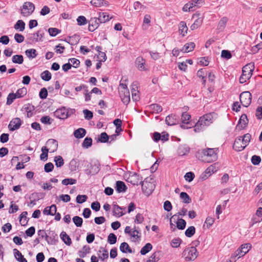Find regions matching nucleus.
Segmentation results:
<instances>
[{"instance_id": "nucleus-6", "label": "nucleus", "mask_w": 262, "mask_h": 262, "mask_svg": "<svg viewBox=\"0 0 262 262\" xmlns=\"http://www.w3.org/2000/svg\"><path fill=\"white\" fill-rule=\"evenodd\" d=\"M239 100L242 105L247 107L251 103L252 95L249 92H243L239 95Z\"/></svg>"}, {"instance_id": "nucleus-26", "label": "nucleus", "mask_w": 262, "mask_h": 262, "mask_svg": "<svg viewBox=\"0 0 262 262\" xmlns=\"http://www.w3.org/2000/svg\"><path fill=\"white\" fill-rule=\"evenodd\" d=\"M60 237L63 242L68 246H70L72 244V241L70 236L67 235L66 232L62 231L60 233Z\"/></svg>"}, {"instance_id": "nucleus-42", "label": "nucleus", "mask_w": 262, "mask_h": 262, "mask_svg": "<svg viewBox=\"0 0 262 262\" xmlns=\"http://www.w3.org/2000/svg\"><path fill=\"white\" fill-rule=\"evenodd\" d=\"M12 61L14 63L21 64L24 61V57L21 55H15L13 56Z\"/></svg>"}, {"instance_id": "nucleus-24", "label": "nucleus", "mask_w": 262, "mask_h": 262, "mask_svg": "<svg viewBox=\"0 0 262 262\" xmlns=\"http://www.w3.org/2000/svg\"><path fill=\"white\" fill-rule=\"evenodd\" d=\"M97 18L99 20V22H100V23H104L106 21L110 20L112 18V17H110V16L107 14V13L102 12L99 13V17Z\"/></svg>"}, {"instance_id": "nucleus-59", "label": "nucleus", "mask_w": 262, "mask_h": 262, "mask_svg": "<svg viewBox=\"0 0 262 262\" xmlns=\"http://www.w3.org/2000/svg\"><path fill=\"white\" fill-rule=\"evenodd\" d=\"M88 199V196L86 195H78L76 197V202L77 203L82 204L85 202Z\"/></svg>"}, {"instance_id": "nucleus-50", "label": "nucleus", "mask_w": 262, "mask_h": 262, "mask_svg": "<svg viewBox=\"0 0 262 262\" xmlns=\"http://www.w3.org/2000/svg\"><path fill=\"white\" fill-rule=\"evenodd\" d=\"M149 107L156 113H159L162 111V107L158 104H152L150 105Z\"/></svg>"}, {"instance_id": "nucleus-1", "label": "nucleus", "mask_w": 262, "mask_h": 262, "mask_svg": "<svg viewBox=\"0 0 262 262\" xmlns=\"http://www.w3.org/2000/svg\"><path fill=\"white\" fill-rule=\"evenodd\" d=\"M218 148H207L204 149L196 154L197 158L205 162L211 163L215 161L217 159Z\"/></svg>"}, {"instance_id": "nucleus-13", "label": "nucleus", "mask_w": 262, "mask_h": 262, "mask_svg": "<svg viewBox=\"0 0 262 262\" xmlns=\"http://www.w3.org/2000/svg\"><path fill=\"white\" fill-rule=\"evenodd\" d=\"M47 145L48 146L49 150H50V152H54L56 151L58 148L57 141L53 139H50L47 142Z\"/></svg>"}, {"instance_id": "nucleus-28", "label": "nucleus", "mask_w": 262, "mask_h": 262, "mask_svg": "<svg viewBox=\"0 0 262 262\" xmlns=\"http://www.w3.org/2000/svg\"><path fill=\"white\" fill-rule=\"evenodd\" d=\"M91 4L96 7H101L104 5H108V2L104 0H92Z\"/></svg>"}, {"instance_id": "nucleus-8", "label": "nucleus", "mask_w": 262, "mask_h": 262, "mask_svg": "<svg viewBox=\"0 0 262 262\" xmlns=\"http://www.w3.org/2000/svg\"><path fill=\"white\" fill-rule=\"evenodd\" d=\"M54 115L59 119H64L69 117V112L65 107H62L56 110L54 112Z\"/></svg>"}, {"instance_id": "nucleus-30", "label": "nucleus", "mask_w": 262, "mask_h": 262, "mask_svg": "<svg viewBox=\"0 0 262 262\" xmlns=\"http://www.w3.org/2000/svg\"><path fill=\"white\" fill-rule=\"evenodd\" d=\"M248 119L246 114H243L238 121V124H241V129H243L247 125Z\"/></svg>"}, {"instance_id": "nucleus-57", "label": "nucleus", "mask_w": 262, "mask_h": 262, "mask_svg": "<svg viewBox=\"0 0 262 262\" xmlns=\"http://www.w3.org/2000/svg\"><path fill=\"white\" fill-rule=\"evenodd\" d=\"M76 183V180L72 178H67L63 179L62 181V184L64 185H68L69 184L73 185Z\"/></svg>"}, {"instance_id": "nucleus-61", "label": "nucleus", "mask_w": 262, "mask_h": 262, "mask_svg": "<svg viewBox=\"0 0 262 262\" xmlns=\"http://www.w3.org/2000/svg\"><path fill=\"white\" fill-rule=\"evenodd\" d=\"M194 174L192 172H188L184 176V178L186 181L190 182L194 178Z\"/></svg>"}, {"instance_id": "nucleus-62", "label": "nucleus", "mask_w": 262, "mask_h": 262, "mask_svg": "<svg viewBox=\"0 0 262 262\" xmlns=\"http://www.w3.org/2000/svg\"><path fill=\"white\" fill-rule=\"evenodd\" d=\"M83 113L84 115V118L86 120H89L93 117V113L88 110H84L83 111Z\"/></svg>"}, {"instance_id": "nucleus-45", "label": "nucleus", "mask_w": 262, "mask_h": 262, "mask_svg": "<svg viewBox=\"0 0 262 262\" xmlns=\"http://www.w3.org/2000/svg\"><path fill=\"white\" fill-rule=\"evenodd\" d=\"M109 137L105 132L102 133L98 137V141L101 143L108 142Z\"/></svg>"}, {"instance_id": "nucleus-54", "label": "nucleus", "mask_w": 262, "mask_h": 262, "mask_svg": "<svg viewBox=\"0 0 262 262\" xmlns=\"http://www.w3.org/2000/svg\"><path fill=\"white\" fill-rule=\"evenodd\" d=\"M107 242L111 245L115 244L117 242V236L113 233H110L107 237Z\"/></svg>"}, {"instance_id": "nucleus-10", "label": "nucleus", "mask_w": 262, "mask_h": 262, "mask_svg": "<svg viewBox=\"0 0 262 262\" xmlns=\"http://www.w3.org/2000/svg\"><path fill=\"white\" fill-rule=\"evenodd\" d=\"M254 68V63L253 62L249 63L243 68V73L247 75V76L251 77L253 74Z\"/></svg>"}, {"instance_id": "nucleus-32", "label": "nucleus", "mask_w": 262, "mask_h": 262, "mask_svg": "<svg viewBox=\"0 0 262 262\" xmlns=\"http://www.w3.org/2000/svg\"><path fill=\"white\" fill-rule=\"evenodd\" d=\"M139 233L140 230H136V227L135 226L131 234H129L131 236L134 237L133 242H136V241H139L140 240L141 236L138 235Z\"/></svg>"}, {"instance_id": "nucleus-15", "label": "nucleus", "mask_w": 262, "mask_h": 262, "mask_svg": "<svg viewBox=\"0 0 262 262\" xmlns=\"http://www.w3.org/2000/svg\"><path fill=\"white\" fill-rule=\"evenodd\" d=\"M120 97L122 102L127 105L130 102V95L129 90H125V91H119Z\"/></svg>"}, {"instance_id": "nucleus-31", "label": "nucleus", "mask_w": 262, "mask_h": 262, "mask_svg": "<svg viewBox=\"0 0 262 262\" xmlns=\"http://www.w3.org/2000/svg\"><path fill=\"white\" fill-rule=\"evenodd\" d=\"M174 222L176 223L177 228L178 229L183 230L185 228L186 222L184 219L178 217L177 221H174Z\"/></svg>"}, {"instance_id": "nucleus-55", "label": "nucleus", "mask_w": 262, "mask_h": 262, "mask_svg": "<svg viewBox=\"0 0 262 262\" xmlns=\"http://www.w3.org/2000/svg\"><path fill=\"white\" fill-rule=\"evenodd\" d=\"M190 115L186 112L183 113L182 114V122L184 124H188V120L190 119Z\"/></svg>"}, {"instance_id": "nucleus-9", "label": "nucleus", "mask_w": 262, "mask_h": 262, "mask_svg": "<svg viewBox=\"0 0 262 262\" xmlns=\"http://www.w3.org/2000/svg\"><path fill=\"white\" fill-rule=\"evenodd\" d=\"M21 122L19 118L13 119L10 122L8 128L11 131H14L18 129L21 126Z\"/></svg>"}, {"instance_id": "nucleus-4", "label": "nucleus", "mask_w": 262, "mask_h": 262, "mask_svg": "<svg viewBox=\"0 0 262 262\" xmlns=\"http://www.w3.org/2000/svg\"><path fill=\"white\" fill-rule=\"evenodd\" d=\"M198 252L196 249L193 247L186 248L182 253V256L186 261L194 260L198 256Z\"/></svg>"}, {"instance_id": "nucleus-5", "label": "nucleus", "mask_w": 262, "mask_h": 262, "mask_svg": "<svg viewBox=\"0 0 262 262\" xmlns=\"http://www.w3.org/2000/svg\"><path fill=\"white\" fill-rule=\"evenodd\" d=\"M34 5L29 2L24 3L21 8V14L24 17H28L34 11Z\"/></svg>"}, {"instance_id": "nucleus-14", "label": "nucleus", "mask_w": 262, "mask_h": 262, "mask_svg": "<svg viewBox=\"0 0 262 262\" xmlns=\"http://www.w3.org/2000/svg\"><path fill=\"white\" fill-rule=\"evenodd\" d=\"M165 122L168 125H174L179 123L178 117L176 115H168L166 117Z\"/></svg>"}, {"instance_id": "nucleus-53", "label": "nucleus", "mask_w": 262, "mask_h": 262, "mask_svg": "<svg viewBox=\"0 0 262 262\" xmlns=\"http://www.w3.org/2000/svg\"><path fill=\"white\" fill-rule=\"evenodd\" d=\"M25 111L27 113V117H31L33 115L32 111L34 110V106L29 104L24 107Z\"/></svg>"}, {"instance_id": "nucleus-21", "label": "nucleus", "mask_w": 262, "mask_h": 262, "mask_svg": "<svg viewBox=\"0 0 262 262\" xmlns=\"http://www.w3.org/2000/svg\"><path fill=\"white\" fill-rule=\"evenodd\" d=\"M195 48V43L192 42L186 43L181 49V51L184 53H188L192 51Z\"/></svg>"}, {"instance_id": "nucleus-27", "label": "nucleus", "mask_w": 262, "mask_h": 262, "mask_svg": "<svg viewBox=\"0 0 262 262\" xmlns=\"http://www.w3.org/2000/svg\"><path fill=\"white\" fill-rule=\"evenodd\" d=\"M120 250L123 253H132L133 252L129 247L128 244L126 242H123L121 244L120 246Z\"/></svg>"}, {"instance_id": "nucleus-29", "label": "nucleus", "mask_w": 262, "mask_h": 262, "mask_svg": "<svg viewBox=\"0 0 262 262\" xmlns=\"http://www.w3.org/2000/svg\"><path fill=\"white\" fill-rule=\"evenodd\" d=\"M28 212L27 211L23 212L19 216V222L21 226H25L27 224L29 219L27 218V215Z\"/></svg>"}, {"instance_id": "nucleus-47", "label": "nucleus", "mask_w": 262, "mask_h": 262, "mask_svg": "<svg viewBox=\"0 0 262 262\" xmlns=\"http://www.w3.org/2000/svg\"><path fill=\"white\" fill-rule=\"evenodd\" d=\"M73 222L77 227H80L82 225L83 220L78 216H75L73 218Z\"/></svg>"}, {"instance_id": "nucleus-63", "label": "nucleus", "mask_w": 262, "mask_h": 262, "mask_svg": "<svg viewBox=\"0 0 262 262\" xmlns=\"http://www.w3.org/2000/svg\"><path fill=\"white\" fill-rule=\"evenodd\" d=\"M261 161V158L259 156L254 155L251 158V162L254 165H258Z\"/></svg>"}, {"instance_id": "nucleus-37", "label": "nucleus", "mask_w": 262, "mask_h": 262, "mask_svg": "<svg viewBox=\"0 0 262 262\" xmlns=\"http://www.w3.org/2000/svg\"><path fill=\"white\" fill-rule=\"evenodd\" d=\"M152 248V246L150 243H147L143 247L140 251V253L141 255H145L148 252H149Z\"/></svg>"}, {"instance_id": "nucleus-3", "label": "nucleus", "mask_w": 262, "mask_h": 262, "mask_svg": "<svg viewBox=\"0 0 262 262\" xmlns=\"http://www.w3.org/2000/svg\"><path fill=\"white\" fill-rule=\"evenodd\" d=\"M213 116L211 114H207L200 117L195 125V130L203 129L212 123Z\"/></svg>"}, {"instance_id": "nucleus-18", "label": "nucleus", "mask_w": 262, "mask_h": 262, "mask_svg": "<svg viewBox=\"0 0 262 262\" xmlns=\"http://www.w3.org/2000/svg\"><path fill=\"white\" fill-rule=\"evenodd\" d=\"M136 64L138 69L140 71H145L146 68L145 67V60L142 57H138L136 59Z\"/></svg>"}, {"instance_id": "nucleus-60", "label": "nucleus", "mask_w": 262, "mask_h": 262, "mask_svg": "<svg viewBox=\"0 0 262 262\" xmlns=\"http://www.w3.org/2000/svg\"><path fill=\"white\" fill-rule=\"evenodd\" d=\"M204 2V0H192L189 3H188L189 4H191V8L192 9H194V8L195 7L198 8L200 6H198V4H200L201 3H203Z\"/></svg>"}, {"instance_id": "nucleus-23", "label": "nucleus", "mask_w": 262, "mask_h": 262, "mask_svg": "<svg viewBox=\"0 0 262 262\" xmlns=\"http://www.w3.org/2000/svg\"><path fill=\"white\" fill-rule=\"evenodd\" d=\"M228 20V18L227 17H222L219 22L217 30L220 31H223L226 26Z\"/></svg>"}, {"instance_id": "nucleus-64", "label": "nucleus", "mask_w": 262, "mask_h": 262, "mask_svg": "<svg viewBox=\"0 0 262 262\" xmlns=\"http://www.w3.org/2000/svg\"><path fill=\"white\" fill-rule=\"evenodd\" d=\"M182 242V240L180 238H174L172 240L171 243V245L172 247L174 248H177L179 247L181 243Z\"/></svg>"}, {"instance_id": "nucleus-25", "label": "nucleus", "mask_w": 262, "mask_h": 262, "mask_svg": "<svg viewBox=\"0 0 262 262\" xmlns=\"http://www.w3.org/2000/svg\"><path fill=\"white\" fill-rule=\"evenodd\" d=\"M86 134V130L83 128H79L75 130L74 132V135L75 138L80 139L83 138Z\"/></svg>"}, {"instance_id": "nucleus-51", "label": "nucleus", "mask_w": 262, "mask_h": 262, "mask_svg": "<svg viewBox=\"0 0 262 262\" xmlns=\"http://www.w3.org/2000/svg\"><path fill=\"white\" fill-rule=\"evenodd\" d=\"M48 32L51 36L54 37L61 32V30L56 28H50Z\"/></svg>"}, {"instance_id": "nucleus-44", "label": "nucleus", "mask_w": 262, "mask_h": 262, "mask_svg": "<svg viewBox=\"0 0 262 262\" xmlns=\"http://www.w3.org/2000/svg\"><path fill=\"white\" fill-rule=\"evenodd\" d=\"M195 233V228L194 226L189 227L185 231V234L188 237H192Z\"/></svg>"}, {"instance_id": "nucleus-52", "label": "nucleus", "mask_w": 262, "mask_h": 262, "mask_svg": "<svg viewBox=\"0 0 262 262\" xmlns=\"http://www.w3.org/2000/svg\"><path fill=\"white\" fill-rule=\"evenodd\" d=\"M134 8L135 10L141 11L146 8V7L142 5L139 2L137 1L134 3Z\"/></svg>"}, {"instance_id": "nucleus-39", "label": "nucleus", "mask_w": 262, "mask_h": 262, "mask_svg": "<svg viewBox=\"0 0 262 262\" xmlns=\"http://www.w3.org/2000/svg\"><path fill=\"white\" fill-rule=\"evenodd\" d=\"M27 90L25 87L19 89L15 93L16 98H20L23 97L27 94Z\"/></svg>"}, {"instance_id": "nucleus-35", "label": "nucleus", "mask_w": 262, "mask_h": 262, "mask_svg": "<svg viewBox=\"0 0 262 262\" xmlns=\"http://www.w3.org/2000/svg\"><path fill=\"white\" fill-rule=\"evenodd\" d=\"M113 207L114 215H118L119 216H122L124 214V213H123L122 211H120V210H122V207H120L119 205L117 204H114Z\"/></svg>"}, {"instance_id": "nucleus-38", "label": "nucleus", "mask_w": 262, "mask_h": 262, "mask_svg": "<svg viewBox=\"0 0 262 262\" xmlns=\"http://www.w3.org/2000/svg\"><path fill=\"white\" fill-rule=\"evenodd\" d=\"M54 161L57 167H61L64 164V160L61 156H55Z\"/></svg>"}, {"instance_id": "nucleus-2", "label": "nucleus", "mask_w": 262, "mask_h": 262, "mask_svg": "<svg viewBox=\"0 0 262 262\" xmlns=\"http://www.w3.org/2000/svg\"><path fill=\"white\" fill-rule=\"evenodd\" d=\"M251 138V135L248 133L236 138L233 145V149L237 151L243 150L248 145Z\"/></svg>"}, {"instance_id": "nucleus-11", "label": "nucleus", "mask_w": 262, "mask_h": 262, "mask_svg": "<svg viewBox=\"0 0 262 262\" xmlns=\"http://www.w3.org/2000/svg\"><path fill=\"white\" fill-rule=\"evenodd\" d=\"M251 248V245L250 244H243L236 250V253L237 254L239 253V256L242 257L248 253Z\"/></svg>"}, {"instance_id": "nucleus-16", "label": "nucleus", "mask_w": 262, "mask_h": 262, "mask_svg": "<svg viewBox=\"0 0 262 262\" xmlns=\"http://www.w3.org/2000/svg\"><path fill=\"white\" fill-rule=\"evenodd\" d=\"M252 224H255L257 223H259L262 221V208L259 207L255 214L253 216L252 219Z\"/></svg>"}, {"instance_id": "nucleus-48", "label": "nucleus", "mask_w": 262, "mask_h": 262, "mask_svg": "<svg viewBox=\"0 0 262 262\" xmlns=\"http://www.w3.org/2000/svg\"><path fill=\"white\" fill-rule=\"evenodd\" d=\"M92 144V139L91 138L86 137L84 139L82 146L85 148H88L91 146Z\"/></svg>"}, {"instance_id": "nucleus-36", "label": "nucleus", "mask_w": 262, "mask_h": 262, "mask_svg": "<svg viewBox=\"0 0 262 262\" xmlns=\"http://www.w3.org/2000/svg\"><path fill=\"white\" fill-rule=\"evenodd\" d=\"M180 198L184 203L189 204L191 202V199L186 192H181L180 194Z\"/></svg>"}, {"instance_id": "nucleus-49", "label": "nucleus", "mask_w": 262, "mask_h": 262, "mask_svg": "<svg viewBox=\"0 0 262 262\" xmlns=\"http://www.w3.org/2000/svg\"><path fill=\"white\" fill-rule=\"evenodd\" d=\"M202 19L201 18L196 19L193 24L190 26V29L192 30H195L201 26L202 24Z\"/></svg>"}, {"instance_id": "nucleus-12", "label": "nucleus", "mask_w": 262, "mask_h": 262, "mask_svg": "<svg viewBox=\"0 0 262 262\" xmlns=\"http://www.w3.org/2000/svg\"><path fill=\"white\" fill-rule=\"evenodd\" d=\"M99 24L100 23L97 18H91L89 21V30L91 32L94 31L99 27Z\"/></svg>"}, {"instance_id": "nucleus-58", "label": "nucleus", "mask_w": 262, "mask_h": 262, "mask_svg": "<svg viewBox=\"0 0 262 262\" xmlns=\"http://www.w3.org/2000/svg\"><path fill=\"white\" fill-rule=\"evenodd\" d=\"M159 252H154L145 262H156L159 260V258L157 256Z\"/></svg>"}, {"instance_id": "nucleus-46", "label": "nucleus", "mask_w": 262, "mask_h": 262, "mask_svg": "<svg viewBox=\"0 0 262 262\" xmlns=\"http://www.w3.org/2000/svg\"><path fill=\"white\" fill-rule=\"evenodd\" d=\"M25 53L27 56L30 58H34L37 55L36 50L34 49L27 50Z\"/></svg>"}, {"instance_id": "nucleus-20", "label": "nucleus", "mask_w": 262, "mask_h": 262, "mask_svg": "<svg viewBox=\"0 0 262 262\" xmlns=\"http://www.w3.org/2000/svg\"><path fill=\"white\" fill-rule=\"evenodd\" d=\"M188 28L185 21H181L179 25V33L184 36L187 33Z\"/></svg>"}, {"instance_id": "nucleus-7", "label": "nucleus", "mask_w": 262, "mask_h": 262, "mask_svg": "<svg viewBox=\"0 0 262 262\" xmlns=\"http://www.w3.org/2000/svg\"><path fill=\"white\" fill-rule=\"evenodd\" d=\"M141 185L142 191L145 194L148 195L152 193L153 187L151 183L148 182L146 180H144L142 181Z\"/></svg>"}, {"instance_id": "nucleus-41", "label": "nucleus", "mask_w": 262, "mask_h": 262, "mask_svg": "<svg viewBox=\"0 0 262 262\" xmlns=\"http://www.w3.org/2000/svg\"><path fill=\"white\" fill-rule=\"evenodd\" d=\"M40 77L42 80L48 81L51 79L52 75L49 71L46 70L41 73Z\"/></svg>"}, {"instance_id": "nucleus-19", "label": "nucleus", "mask_w": 262, "mask_h": 262, "mask_svg": "<svg viewBox=\"0 0 262 262\" xmlns=\"http://www.w3.org/2000/svg\"><path fill=\"white\" fill-rule=\"evenodd\" d=\"M190 151V148L186 145H181L179 146L178 152L179 156H185L188 154Z\"/></svg>"}, {"instance_id": "nucleus-22", "label": "nucleus", "mask_w": 262, "mask_h": 262, "mask_svg": "<svg viewBox=\"0 0 262 262\" xmlns=\"http://www.w3.org/2000/svg\"><path fill=\"white\" fill-rule=\"evenodd\" d=\"M115 188L118 192H124L127 189V187L125 183L121 181H118L116 182Z\"/></svg>"}, {"instance_id": "nucleus-40", "label": "nucleus", "mask_w": 262, "mask_h": 262, "mask_svg": "<svg viewBox=\"0 0 262 262\" xmlns=\"http://www.w3.org/2000/svg\"><path fill=\"white\" fill-rule=\"evenodd\" d=\"M218 169V167L216 166V164H212L209 166L205 171L206 174H209L210 176L211 174L216 172Z\"/></svg>"}, {"instance_id": "nucleus-33", "label": "nucleus", "mask_w": 262, "mask_h": 262, "mask_svg": "<svg viewBox=\"0 0 262 262\" xmlns=\"http://www.w3.org/2000/svg\"><path fill=\"white\" fill-rule=\"evenodd\" d=\"M42 153L40 155V159L41 160L46 161L48 159L49 149L47 146H43L41 148Z\"/></svg>"}, {"instance_id": "nucleus-17", "label": "nucleus", "mask_w": 262, "mask_h": 262, "mask_svg": "<svg viewBox=\"0 0 262 262\" xmlns=\"http://www.w3.org/2000/svg\"><path fill=\"white\" fill-rule=\"evenodd\" d=\"M130 182L133 185H138L142 182V177L137 173H134L129 178Z\"/></svg>"}, {"instance_id": "nucleus-43", "label": "nucleus", "mask_w": 262, "mask_h": 262, "mask_svg": "<svg viewBox=\"0 0 262 262\" xmlns=\"http://www.w3.org/2000/svg\"><path fill=\"white\" fill-rule=\"evenodd\" d=\"M16 30H19L20 31H23L25 28V23L22 20H18L14 27Z\"/></svg>"}, {"instance_id": "nucleus-34", "label": "nucleus", "mask_w": 262, "mask_h": 262, "mask_svg": "<svg viewBox=\"0 0 262 262\" xmlns=\"http://www.w3.org/2000/svg\"><path fill=\"white\" fill-rule=\"evenodd\" d=\"M69 168L71 171H76L78 168V160L76 159H72L69 163Z\"/></svg>"}, {"instance_id": "nucleus-56", "label": "nucleus", "mask_w": 262, "mask_h": 262, "mask_svg": "<svg viewBox=\"0 0 262 262\" xmlns=\"http://www.w3.org/2000/svg\"><path fill=\"white\" fill-rule=\"evenodd\" d=\"M16 98V97L14 93H10L8 95V97H7V102H6V104L7 105H10L11 104L14 100H15V99Z\"/></svg>"}]
</instances>
